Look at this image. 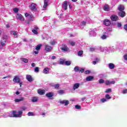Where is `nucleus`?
<instances>
[{
    "label": "nucleus",
    "instance_id": "obj_58",
    "mask_svg": "<svg viewBox=\"0 0 127 127\" xmlns=\"http://www.w3.org/2000/svg\"><path fill=\"white\" fill-rule=\"evenodd\" d=\"M124 59L125 60H127V55L124 56Z\"/></svg>",
    "mask_w": 127,
    "mask_h": 127
},
{
    "label": "nucleus",
    "instance_id": "obj_5",
    "mask_svg": "<svg viewBox=\"0 0 127 127\" xmlns=\"http://www.w3.org/2000/svg\"><path fill=\"white\" fill-rule=\"evenodd\" d=\"M30 8L32 10H33L34 11H36L37 8H36V4L34 3H32L31 5L30 6Z\"/></svg>",
    "mask_w": 127,
    "mask_h": 127
},
{
    "label": "nucleus",
    "instance_id": "obj_59",
    "mask_svg": "<svg viewBox=\"0 0 127 127\" xmlns=\"http://www.w3.org/2000/svg\"><path fill=\"white\" fill-rule=\"evenodd\" d=\"M31 66H32V67H35V64L34 63H32L31 64Z\"/></svg>",
    "mask_w": 127,
    "mask_h": 127
},
{
    "label": "nucleus",
    "instance_id": "obj_19",
    "mask_svg": "<svg viewBox=\"0 0 127 127\" xmlns=\"http://www.w3.org/2000/svg\"><path fill=\"white\" fill-rule=\"evenodd\" d=\"M115 81H110L109 80H106L105 81L106 85H112V84H115Z\"/></svg>",
    "mask_w": 127,
    "mask_h": 127
},
{
    "label": "nucleus",
    "instance_id": "obj_6",
    "mask_svg": "<svg viewBox=\"0 0 127 127\" xmlns=\"http://www.w3.org/2000/svg\"><path fill=\"white\" fill-rule=\"evenodd\" d=\"M60 104H62V105H64V106H68L69 104H70V102L68 100H62L60 102Z\"/></svg>",
    "mask_w": 127,
    "mask_h": 127
},
{
    "label": "nucleus",
    "instance_id": "obj_17",
    "mask_svg": "<svg viewBox=\"0 0 127 127\" xmlns=\"http://www.w3.org/2000/svg\"><path fill=\"white\" fill-rule=\"evenodd\" d=\"M11 34H12V35H13V36L15 38L17 37V32L15 31H11L10 32Z\"/></svg>",
    "mask_w": 127,
    "mask_h": 127
},
{
    "label": "nucleus",
    "instance_id": "obj_8",
    "mask_svg": "<svg viewBox=\"0 0 127 127\" xmlns=\"http://www.w3.org/2000/svg\"><path fill=\"white\" fill-rule=\"evenodd\" d=\"M79 87H80V83H74L73 84L72 89L73 90V91H75V90H76V89H78Z\"/></svg>",
    "mask_w": 127,
    "mask_h": 127
},
{
    "label": "nucleus",
    "instance_id": "obj_24",
    "mask_svg": "<svg viewBox=\"0 0 127 127\" xmlns=\"http://www.w3.org/2000/svg\"><path fill=\"white\" fill-rule=\"evenodd\" d=\"M23 100H24V99L23 98V97H21L19 99H15L14 100V102H15V103H18L19 102H21L22 101H23Z\"/></svg>",
    "mask_w": 127,
    "mask_h": 127
},
{
    "label": "nucleus",
    "instance_id": "obj_63",
    "mask_svg": "<svg viewBox=\"0 0 127 127\" xmlns=\"http://www.w3.org/2000/svg\"><path fill=\"white\" fill-rule=\"evenodd\" d=\"M34 52V53H35V54H38V51H34L33 52Z\"/></svg>",
    "mask_w": 127,
    "mask_h": 127
},
{
    "label": "nucleus",
    "instance_id": "obj_28",
    "mask_svg": "<svg viewBox=\"0 0 127 127\" xmlns=\"http://www.w3.org/2000/svg\"><path fill=\"white\" fill-rule=\"evenodd\" d=\"M109 67L110 68V69H114V68H115V64H113L110 63L109 64Z\"/></svg>",
    "mask_w": 127,
    "mask_h": 127
},
{
    "label": "nucleus",
    "instance_id": "obj_46",
    "mask_svg": "<svg viewBox=\"0 0 127 127\" xmlns=\"http://www.w3.org/2000/svg\"><path fill=\"white\" fill-rule=\"evenodd\" d=\"M106 93H110L112 92V89L111 88H109L106 90Z\"/></svg>",
    "mask_w": 127,
    "mask_h": 127
},
{
    "label": "nucleus",
    "instance_id": "obj_33",
    "mask_svg": "<svg viewBox=\"0 0 127 127\" xmlns=\"http://www.w3.org/2000/svg\"><path fill=\"white\" fill-rule=\"evenodd\" d=\"M79 70H80V68L78 66H76L74 68V71L75 72H79Z\"/></svg>",
    "mask_w": 127,
    "mask_h": 127
},
{
    "label": "nucleus",
    "instance_id": "obj_36",
    "mask_svg": "<svg viewBox=\"0 0 127 127\" xmlns=\"http://www.w3.org/2000/svg\"><path fill=\"white\" fill-rule=\"evenodd\" d=\"M46 96H54V93L49 92L46 94Z\"/></svg>",
    "mask_w": 127,
    "mask_h": 127
},
{
    "label": "nucleus",
    "instance_id": "obj_18",
    "mask_svg": "<svg viewBox=\"0 0 127 127\" xmlns=\"http://www.w3.org/2000/svg\"><path fill=\"white\" fill-rule=\"evenodd\" d=\"M119 15L121 17H125L126 16V12L125 11H121L119 13Z\"/></svg>",
    "mask_w": 127,
    "mask_h": 127
},
{
    "label": "nucleus",
    "instance_id": "obj_34",
    "mask_svg": "<svg viewBox=\"0 0 127 127\" xmlns=\"http://www.w3.org/2000/svg\"><path fill=\"white\" fill-rule=\"evenodd\" d=\"M57 43V42L55 40H53L50 42V44L51 45H55V44H56Z\"/></svg>",
    "mask_w": 127,
    "mask_h": 127
},
{
    "label": "nucleus",
    "instance_id": "obj_9",
    "mask_svg": "<svg viewBox=\"0 0 127 127\" xmlns=\"http://www.w3.org/2000/svg\"><path fill=\"white\" fill-rule=\"evenodd\" d=\"M38 93L39 95H41V96L44 95L45 94V90L44 89H38Z\"/></svg>",
    "mask_w": 127,
    "mask_h": 127
},
{
    "label": "nucleus",
    "instance_id": "obj_61",
    "mask_svg": "<svg viewBox=\"0 0 127 127\" xmlns=\"http://www.w3.org/2000/svg\"><path fill=\"white\" fill-rule=\"evenodd\" d=\"M68 5H69V7L70 9L72 8L73 6H72V5L71 4H68Z\"/></svg>",
    "mask_w": 127,
    "mask_h": 127
},
{
    "label": "nucleus",
    "instance_id": "obj_2",
    "mask_svg": "<svg viewBox=\"0 0 127 127\" xmlns=\"http://www.w3.org/2000/svg\"><path fill=\"white\" fill-rule=\"evenodd\" d=\"M99 49L102 52H106V51H112L113 49L112 48V47H106V48H104V47H99Z\"/></svg>",
    "mask_w": 127,
    "mask_h": 127
},
{
    "label": "nucleus",
    "instance_id": "obj_35",
    "mask_svg": "<svg viewBox=\"0 0 127 127\" xmlns=\"http://www.w3.org/2000/svg\"><path fill=\"white\" fill-rule=\"evenodd\" d=\"M75 108L76 109V110H81V106L79 105H76L75 106Z\"/></svg>",
    "mask_w": 127,
    "mask_h": 127
},
{
    "label": "nucleus",
    "instance_id": "obj_29",
    "mask_svg": "<svg viewBox=\"0 0 127 127\" xmlns=\"http://www.w3.org/2000/svg\"><path fill=\"white\" fill-rule=\"evenodd\" d=\"M42 45H38L37 46H36V50L37 51H39V50H40V48H41V46Z\"/></svg>",
    "mask_w": 127,
    "mask_h": 127
},
{
    "label": "nucleus",
    "instance_id": "obj_22",
    "mask_svg": "<svg viewBox=\"0 0 127 127\" xmlns=\"http://www.w3.org/2000/svg\"><path fill=\"white\" fill-rule=\"evenodd\" d=\"M94 79V77L92 76H89L88 77H86V80L87 82H89L90 81H92Z\"/></svg>",
    "mask_w": 127,
    "mask_h": 127
},
{
    "label": "nucleus",
    "instance_id": "obj_55",
    "mask_svg": "<svg viewBox=\"0 0 127 127\" xmlns=\"http://www.w3.org/2000/svg\"><path fill=\"white\" fill-rule=\"evenodd\" d=\"M96 49H95L94 48H90V51H95Z\"/></svg>",
    "mask_w": 127,
    "mask_h": 127
},
{
    "label": "nucleus",
    "instance_id": "obj_10",
    "mask_svg": "<svg viewBox=\"0 0 127 127\" xmlns=\"http://www.w3.org/2000/svg\"><path fill=\"white\" fill-rule=\"evenodd\" d=\"M103 23L104 25H106V26H109V25H111V22L109 19H105L103 21Z\"/></svg>",
    "mask_w": 127,
    "mask_h": 127
},
{
    "label": "nucleus",
    "instance_id": "obj_26",
    "mask_svg": "<svg viewBox=\"0 0 127 127\" xmlns=\"http://www.w3.org/2000/svg\"><path fill=\"white\" fill-rule=\"evenodd\" d=\"M43 73L44 74H49V68H45L43 70Z\"/></svg>",
    "mask_w": 127,
    "mask_h": 127
},
{
    "label": "nucleus",
    "instance_id": "obj_27",
    "mask_svg": "<svg viewBox=\"0 0 127 127\" xmlns=\"http://www.w3.org/2000/svg\"><path fill=\"white\" fill-rule=\"evenodd\" d=\"M25 16H26V17H28V16L29 17V18H30V20H32V15H30V14H28V13H25Z\"/></svg>",
    "mask_w": 127,
    "mask_h": 127
},
{
    "label": "nucleus",
    "instance_id": "obj_31",
    "mask_svg": "<svg viewBox=\"0 0 127 127\" xmlns=\"http://www.w3.org/2000/svg\"><path fill=\"white\" fill-rule=\"evenodd\" d=\"M108 36L107 34H103L101 37V38L102 39H107L108 38Z\"/></svg>",
    "mask_w": 127,
    "mask_h": 127
},
{
    "label": "nucleus",
    "instance_id": "obj_64",
    "mask_svg": "<svg viewBox=\"0 0 127 127\" xmlns=\"http://www.w3.org/2000/svg\"><path fill=\"white\" fill-rule=\"evenodd\" d=\"M6 27L7 28H9V27H10L9 24H8L6 25Z\"/></svg>",
    "mask_w": 127,
    "mask_h": 127
},
{
    "label": "nucleus",
    "instance_id": "obj_41",
    "mask_svg": "<svg viewBox=\"0 0 127 127\" xmlns=\"http://www.w3.org/2000/svg\"><path fill=\"white\" fill-rule=\"evenodd\" d=\"M78 56H82L83 55V51H79L77 54Z\"/></svg>",
    "mask_w": 127,
    "mask_h": 127
},
{
    "label": "nucleus",
    "instance_id": "obj_15",
    "mask_svg": "<svg viewBox=\"0 0 127 127\" xmlns=\"http://www.w3.org/2000/svg\"><path fill=\"white\" fill-rule=\"evenodd\" d=\"M103 9L105 11H109V10H110V7H109V5L105 4L103 7Z\"/></svg>",
    "mask_w": 127,
    "mask_h": 127
},
{
    "label": "nucleus",
    "instance_id": "obj_32",
    "mask_svg": "<svg viewBox=\"0 0 127 127\" xmlns=\"http://www.w3.org/2000/svg\"><path fill=\"white\" fill-rule=\"evenodd\" d=\"M69 43L71 45V46H75V44H76V43L73 41H69Z\"/></svg>",
    "mask_w": 127,
    "mask_h": 127
},
{
    "label": "nucleus",
    "instance_id": "obj_20",
    "mask_svg": "<svg viewBox=\"0 0 127 127\" xmlns=\"http://www.w3.org/2000/svg\"><path fill=\"white\" fill-rule=\"evenodd\" d=\"M31 101L33 103H36L38 101V97H33L32 98Z\"/></svg>",
    "mask_w": 127,
    "mask_h": 127
},
{
    "label": "nucleus",
    "instance_id": "obj_38",
    "mask_svg": "<svg viewBox=\"0 0 127 127\" xmlns=\"http://www.w3.org/2000/svg\"><path fill=\"white\" fill-rule=\"evenodd\" d=\"M58 92L60 95H62V94H64V93H65V91L62 90H59Z\"/></svg>",
    "mask_w": 127,
    "mask_h": 127
},
{
    "label": "nucleus",
    "instance_id": "obj_45",
    "mask_svg": "<svg viewBox=\"0 0 127 127\" xmlns=\"http://www.w3.org/2000/svg\"><path fill=\"white\" fill-rule=\"evenodd\" d=\"M13 11L15 12L16 13L18 12V8H13Z\"/></svg>",
    "mask_w": 127,
    "mask_h": 127
},
{
    "label": "nucleus",
    "instance_id": "obj_53",
    "mask_svg": "<svg viewBox=\"0 0 127 127\" xmlns=\"http://www.w3.org/2000/svg\"><path fill=\"white\" fill-rule=\"evenodd\" d=\"M104 80L103 79H100L99 80V83H100V84H102V83H104Z\"/></svg>",
    "mask_w": 127,
    "mask_h": 127
},
{
    "label": "nucleus",
    "instance_id": "obj_30",
    "mask_svg": "<svg viewBox=\"0 0 127 127\" xmlns=\"http://www.w3.org/2000/svg\"><path fill=\"white\" fill-rule=\"evenodd\" d=\"M21 61L24 63H27L28 62V60L26 58H21Z\"/></svg>",
    "mask_w": 127,
    "mask_h": 127
},
{
    "label": "nucleus",
    "instance_id": "obj_11",
    "mask_svg": "<svg viewBox=\"0 0 127 127\" xmlns=\"http://www.w3.org/2000/svg\"><path fill=\"white\" fill-rule=\"evenodd\" d=\"M48 2H49V0H44V5L43 6L44 9H45V8L48 6Z\"/></svg>",
    "mask_w": 127,
    "mask_h": 127
},
{
    "label": "nucleus",
    "instance_id": "obj_42",
    "mask_svg": "<svg viewBox=\"0 0 127 127\" xmlns=\"http://www.w3.org/2000/svg\"><path fill=\"white\" fill-rule=\"evenodd\" d=\"M5 43H6V41H1V45L2 46H5Z\"/></svg>",
    "mask_w": 127,
    "mask_h": 127
},
{
    "label": "nucleus",
    "instance_id": "obj_50",
    "mask_svg": "<svg viewBox=\"0 0 127 127\" xmlns=\"http://www.w3.org/2000/svg\"><path fill=\"white\" fill-rule=\"evenodd\" d=\"M122 93L123 94H127V89H124L122 91Z\"/></svg>",
    "mask_w": 127,
    "mask_h": 127
},
{
    "label": "nucleus",
    "instance_id": "obj_7",
    "mask_svg": "<svg viewBox=\"0 0 127 127\" xmlns=\"http://www.w3.org/2000/svg\"><path fill=\"white\" fill-rule=\"evenodd\" d=\"M52 49H53V48L52 47L49 46V45H46L45 50L48 51V52H50V51H51V50H52Z\"/></svg>",
    "mask_w": 127,
    "mask_h": 127
},
{
    "label": "nucleus",
    "instance_id": "obj_40",
    "mask_svg": "<svg viewBox=\"0 0 127 127\" xmlns=\"http://www.w3.org/2000/svg\"><path fill=\"white\" fill-rule=\"evenodd\" d=\"M101 103H105V102H107V99L106 98H102L100 100Z\"/></svg>",
    "mask_w": 127,
    "mask_h": 127
},
{
    "label": "nucleus",
    "instance_id": "obj_39",
    "mask_svg": "<svg viewBox=\"0 0 127 127\" xmlns=\"http://www.w3.org/2000/svg\"><path fill=\"white\" fill-rule=\"evenodd\" d=\"M65 65L69 66V65H71V62L70 61H66L65 62Z\"/></svg>",
    "mask_w": 127,
    "mask_h": 127
},
{
    "label": "nucleus",
    "instance_id": "obj_49",
    "mask_svg": "<svg viewBox=\"0 0 127 127\" xmlns=\"http://www.w3.org/2000/svg\"><path fill=\"white\" fill-rule=\"evenodd\" d=\"M84 25H86V22L85 21H82L81 23V26H84Z\"/></svg>",
    "mask_w": 127,
    "mask_h": 127
},
{
    "label": "nucleus",
    "instance_id": "obj_56",
    "mask_svg": "<svg viewBox=\"0 0 127 127\" xmlns=\"http://www.w3.org/2000/svg\"><path fill=\"white\" fill-rule=\"evenodd\" d=\"M60 64L63 65V64H64V61H61Z\"/></svg>",
    "mask_w": 127,
    "mask_h": 127
},
{
    "label": "nucleus",
    "instance_id": "obj_3",
    "mask_svg": "<svg viewBox=\"0 0 127 127\" xmlns=\"http://www.w3.org/2000/svg\"><path fill=\"white\" fill-rule=\"evenodd\" d=\"M68 4H69V1H64L63 3V8L64 10H67L68 9Z\"/></svg>",
    "mask_w": 127,
    "mask_h": 127
},
{
    "label": "nucleus",
    "instance_id": "obj_48",
    "mask_svg": "<svg viewBox=\"0 0 127 127\" xmlns=\"http://www.w3.org/2000/svg\"><path fill=\"white\" fill-rule=\"evenodd\" d=\"M60 87V85L59 84H55V86H54V87L55 89H58Z\"/></svg>",
    "mask_w": 127,
    "mask_h": 127
},
{
    "label": "nucleus",
    "instance_id": "obj_21",
    "mask_svg": "<svg viewBox=\"0 0 127 127\" xmlns=\"http://www.w3.org/2000/svg\"><path fill=\"white\" fill-rule=\"evenodd\" d=\"M90 36H96V31L94 30H91L89 32Z\"/></svg>",
    "mask_w": 127,
    "mask_h": 127
},
{
    "label": "nucleus",
    "instance_id": "obj_44",
    "mask_svg": "<svg viewBox=\"0 0 127 127\" xmlns=\"http://www.w3.org/2000/svg\"><path fill=\"white\" fill-rule=\"evenodd\" d=\"M84 71H85V70L84 69L79 68L78 72H79V73H83V72H84Z\"/></svg>",
    "mask_w": 127,
    "mask_h": 127
},
{
    "label": "nucleus",
    "instance_id": "obj_47",
    "mask_svg": "<svg viewBox=\"0 0 127 127\" xmlns=\"http://www.w3.org/2000/svg\"><path fill=\"white\" fill-rule=\"evenodd\" d=\"M50 100H53L54 98H53V96H47Z\"/></svg>",
    "mask_w": 127,
    "mask_h": 127
},
{
    "label": "nucleus",
    "instance_id": "obj_14",
    "mask_svg": "<svg viewBox=\"0 0 127 127\" xmlns=\"http://www.w3.org/2000/svg\"><path fill=\"white\" fill-rule=\"evenodd\" d=\"M13 81L14 83H19L20 82V78L17 76H15L13 79Z\"/></svg>",
    "mask_w": 127,
    "mask_h": 127
},
{
    "label": "nucleus",
    "instance_id": "obj_62",
    "mask_svg": "<svg viewBox=\"0 0 127 127\" xmlns=\"http://www.w3.org/2000/svg\"><path fill=\"white\" fill-rule=\"evenodd\" d=\"M52 59H53V60L56 59V57L55 56H53L52 57Z\"/></svg>",
    "mask_w": 127,
    "mask_h": 127
},
{
    "label": "nucleus",
    "instance_id": "obj_57",
    "mask_svg": "<svg viewBox=\"0 0 127 127\" xmlns=\"http://www.w3.org/2000/svg\"><path fill=\"white\" fill-rule=\"evenodd\" d=\"M124 29H125V30L127 31V24L125 25V26H124Z\"/></svg>",
    "mask_w": 127,
    "mask_h": 127
},
{
    "label": "nucleus",
    "instance_id": "obj_16",
    "mask_svg": "<svg viewBox=\"0 0 127 127\" xmlns=\"http://www.w3.org/2000/svg\"><path fill=\"white\" fill-rule=\"evenodd\" d=\"M62 50H63V51H68V50H69V48L68 47H67V46L64 45L62 47Z\"/></svg>",
    "mask_w": 127,
    "mask_h": 127
},
{
    "label": "nucleus",
    "instance_id": "obj_12",
    "mask_svg": "<svg viewBox=\"0 0 127 127\" xmlns=\"http://www.w3.org/2000/svg\"><path fill=\"white\" fill-rule=\"evenodd\" d=\"M26 78L29 82H32V81H33L32 77H31V75L29 74H27L26 75Z\"/></svg>",
    "mask_w": 127,
    "mask_h": 127
},
{
    "label": "nucleus",
    "instance_id": "obj_4",
    "mask_svg": "<svg viewBox=\"0 0 127 127\" xmlns=\"http://www.w3.org/2000/svg\"><path fill=\"white\" fill-rule=\"evenodd\" d=\"M16 17L17 19H19L21 21H23L24 20V18L22 16V15L21 14H17Z\"/></svg>",
    "mask_w": 127,
    "mask_h": 127
},
{
    "label": "nucleus",
    "instance_id": "obj_23",
    "mask_svg": "<svg viewBox=\"0 0 127 127\" xmlns=\"http://www.w3.org/2000/svg\"><path fill=\"white\" fill-rule=\"evenodd\" d=\"M118 9L120 10V11H123V10L125 9V6L123 5H120L118 6Z\"/></svg>",
    "mask_w": 127,
    "mask_h": 127
},
{
    "label": "nucleus",
    "instance_id": "obj_1",
    "mask_svg": "<svg viewBox=\"0 0 127 127\" xmlns=\"http://www.w3.org/2000/svg\"><path fill=\"white\" fill-rule=\"evenodd\" d=\"M17 112L16 111H13L12 112V115L13 116L14 118H21V115H22L23 113L22 111H18V114L16 113Z\"/></svg>",
    "mask_w": 127,
    "mask_h": 127
},
{
    "label": "nucleus",
    "instance_id": "obj_51",
    "mask_svg": "<svg viewBox=\"0 0 127 127\" xmlns=\"http://www.w3.org/2000/svg\"><path fill=\"white\" fill-rule=\"evenodd\" d=\"M118 27H122V23H117Z\"/></svg>",
    "mask_w": 127,
    "mask_h": 127
},
{
    "label": "nucleus",
    "instance_id": "obj_43",
    "mask_svg": "<svg viewBox=\"0 0 127 127\" xmlns=\"http://www.w3.org/2000/svg\"><path fill=\"white\" fill-rule=\"evenodd\" d=\"M28 116L29 117L34 116V114L33 113H32V112H28Z\"/></svg>",
    "mask_w": 127,
    "mask_h": 127
},
{
    "label": "nucleus",
    "instance_id": "obj_25",
    "mask_svg": "<svg viewBox=\"0 0 127 127\" xmlns=\"http://www.w3.org/2000/svg\"><path fill=\"white\" fill-rule=\"evenodd\" d=\"M37 30H38V27H35L34 29H33L32 31L34 34H38Z\"/></svg>",
    "mask_w": 127,
    "mask_h": 127
},
{
    "label": "nucleus",
    "instance_id": "obj_52",
    "mask_svg": "<svg viewBox=\"0 0 127 127\" xmlns=\"http://www.w3.org/2000/svg\"><path fill=\"white\" fill-rule=\"evenodd\" d=\"M90 73H91V71H90V70H86L85 71V74H90Z\"/></svg>",
    "mask_w": 127,
    "mask_h": 127
},
{
    "label": "nucleus",
    "instance_id": "obj_13",
    "mask_svg": "<svg viewBox=\"0 0 127 127\" xmlns=\"http://www.w3.org/2000/svg\"><path fill=\"white\" fill-rule=\"evenodd\" d=\"M111 19L113 21H116V20H119V17L116 15H113L111 17Z\"/></svg>",
    "mask_w": 127,
    "mask_h": 127
},
{
    "label": "nucleus",
    "instance_id": "obj_37",
    "mask_svg": "<svg viewBox=\"0 0 127 127\" xmlns=\"http://www.w3.org/2000/svg\"><path fill=\"white\" fill-rule=\"evenodd\" d=\"M34 72L36 73H38V72H39V67H36L34 69Z\"/></svg>",
    "mask_w": 127,
    "mask_h": 127
},
{
    "label": "nucleus",
    "instance_id": "obj_54",
    "mask_svg": "<svg viewBox=\"0 0 127 127\" xmlns=\"http://www.w3.org/2000/svg\"><path fill=\"white\" fill-rule=\"evenodd\" d=\"M111 97L110 96H106V99H107V100H109V99H111Z\"/></svg>",
    "mask_w": 127,
    "mask_h": 127
},
{
    "label": "nucleus",
    "instance_id": "obj_60",
    "mask_svg": "<svg viewBox=\"0 0 127 127\" xmlns=\"http://www.w3.org/2000/svg\"><path fill=\"white\" fill-rule=\"evenodd\" d=\"M85 100H86V98L85 97H83L81 98V101L82 102H83V101H85Z\"/></svg>",
    "mask_w": 127,
    "mask_h": 127
}]
</instances>
